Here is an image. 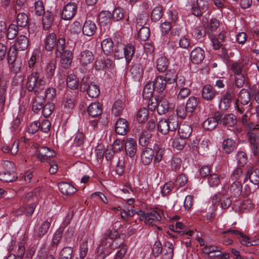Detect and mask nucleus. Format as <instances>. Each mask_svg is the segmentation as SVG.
<instances>
[{"label": "nucleus", "mask_w": 259, "mask_h": 259, "mask_svg": "<svg viewBox=\"0 0 259 259\" xmlns=\"http://www.w3.org/2000/svg\"><path fill=\"white\" fill-rule=\"evenodd\" d=\"M39 74L33 72L27 77L26 88L29 92H33L37 95L44 88L46 81L43 78H39Z\"/></svg>", "instance_id": "obj_1"}, {"label": "nucleus", "mask_w": 259, "mask_h": 259, "mask_svg": "<svg viewBox=\"0 0 259 259\" xmlns=\"http://www.w3.org/2000/svg\"><path fill=\"white\" fill-rule=\"evenodd\" d=\"M101 47L105 54L109 55L114 53L115 58H122V49L118 45H115L110 38L104 39L101 43Z\"/></svg>", "instance_id": "obj_2"}, {"label": "nucleus", "mask_w": 259, "mask_h": 259, "mask_svg": "<svg viewBox=\"0 0 259 259\" xmlns=\"http://www.w3.org/2000/svg\"><path fill=\"white\" fill-rule=\"evenodd\" d=\"M80 88L81 92L87 91L88 95L92 98L98 97L100 94L99 86L93 82H89L87 77H83L82 79Z\"/></svg>", "instance_id": "obj_3"}, {"label": "nucleus", "mask_w": 259, "mask_h": 259, "mask_svg": "<svg viewBox=\"0 0 259 259\" xmlns=\"http://www.w3.org/2000/svg\"><path fill=\"white\" fill-rule=\"evenodd\" d=\"M111 234V230H107L104 234V235L101 240V245L99 246L97 255L96 256L97 259H104L106 256L109 254L110 251L104 250V247L107 245L110 246L111 243L113 242L112 238L110 237Z\"/></svg>", "instance_id": "obj_4"}, {"label": "nucleus", "mask_w": 259, "mask_h": 259, "mask_svg": "<svg viewBox=\"0 0 259 259\" xmlns=\"http://www.w3.org/2000/svg\"><path fill=\"white\" fill-rule=\"evenodd\" d=\"M247 137L252 154L259 157V135L255 132H247Z\"/></svg>", "instance_id": "obj_5"}, {"label": "nucleus", "mask_w": 259, "mask_h": 259, "mask_svg": "<svg viewBox=\"0 0 259 259\" xmlns=\"http://www.w3.org/2000/svg\"><path fill=\"white\" fill-rule=\"evenodd\" d=\"M250 101V95L247 90L242 89L240 92L239 97L236 102V108L240 113H243L244 109L238 104L239 102L242 105H247Z\"/></svg>", "instance_id": "obj_6"}, {"label": "nucleus", "mask_w": 259, "mask_h": 259, "mask_svg": "<svg viewBox=\"0 0 259 259\" xmlns=\"http://www.w3.org/2000/svg\"><path fill=\"white\" fill-rule=\"evenodd\" d=\"M77 5L74 3L66 5L62 12L61 17L64 20H71L75 15L77 11Z\"/></svg>", "instance_id": "obj_7"}, {"label": "nucleus", "mask_w": 259, "mask_h": 259, "mask_svg": "<svg viewBox=\"0 0 259 259\" xmlns=\"http://www.w3.org/2000/svg\"><path fill=\"white\" fill-rule=\"evenodd\" d=\"M221 117L222 114L220 112H215L213 117L208 118L203 122V128L207 131L214 130L217 126Z\"/></svg>", "instance_id": "obj_8"}, {"label": "nucleus", "mask_w": 259, "mask_h": 259, "mask_svg": "<svg viewBox=\"0 0 259 259\" xmlns=\"http://www.w3.org/2000/svg\"><path fill=\"white\" fill-rule=\"evenodd\" d=\"M162 212L160 210H152L150 212L146 213L145 218V223L151 225H154L156 223L161 220Z\"/></svg>", "instance_id": "obj_9"}, {"label": "nucleus", "mask_w": 259, "mask_h": 259, "mask_svg": "<svg viewBox=\"0 0 259 259\" xmlns=\"http://www.w3.org/2000/svg\"><path fill=\"white\" fill-rule=\"evenodd\" d=\"M60 56H56L57 58H60V62L62 67L65 69L69 68L72 62L73 54L70 50H66L61 53Z\"/></svg>", "instance_id": "obj_10"}, {"label": "nucleus", "mask_w": 259, "mask_h": 259, "mask_svg": "<svg viewBox=\"0 0 259 259\" xmlns=\"http://www.w3.org/2000/svg\"><path fill=\"white\" fill-rule=\"evenodd\" d=\"M222 234H230L232 235H239L240 236V241L242 244L243 245H245L247 246H249L251 245H254V244L252 243V242H251L249 241L250 238L248 236L245 235L243 233L237 230H232V229H229L227 231H223L222 232Z\"/></svg>", "instance_id": "obj_11"}, {"label": "nucleus", "mask_w": 259, "mask_h": 259, "mask_svg": "<svg viewBox=\"0 0 259 259\" xmlns=\"http://www.w3.org/2000/svg\"><path fill=\"white\" fill-rule=\"evenodd\" d=\"M38 154L37 158L41 162L50 161L51 158L54 156L55 152L53 150H51L49 148L42 147L38 149Z\"/></svg>", "instance_id": "obj_12"}, {"label": "nucleus", "mask_w": 259, "mask_h": 259, "mask_svg": "<svg viewBox=\"0 0 259 259\" xmlns=\"http://www.w3.org/2000/svg\"><path fill=\"white\" fill-rule=\"evenodd\" d=\"M50 227V223L48 221H45L40 225H37L35 228L33 237L35 239L41 238L48 231Z\"/></svg>", "instance_id": "obj_13"}, {"label": "nucleus", "mask_w": 259, "mask_h": 259, "mask_svg": "<svg viewBox=\"0 0 259 259\" xmlns=\"http://www.w3.org/2000/svg\"><path fill=\"white\" fill-rule=\"evenodd\" d=\"M205 58L204 51L199 47L195 48L190 54L192 63L198 64L202 62Z\"/></svg>", "instance_id": "obj_14"}, {"label": "nucleus", "mask_w": 259, "mask_h": 259, "mask_svg": "<svg viewBox=\"0 0 259 259\" xmlns=\"http://www.w3.org/2000/svg\"><path fill=\"white\" fill-rule=\"evenodd\" d=\"M78 58L81 65L85 66L93 62L94 56L91 51L84 50L80 52Z\"/></svg>", "instance_id": "obj_15"}, {"label": "nucleus", "mask_w": 259, "mask_h": 259, "mask_svg": "<svg viewBox=\"0 0 259 259\" xmlns=\"http://www.w3.org/2000/svg\"><path fill=\"white\" fill-rule=\"evenodd\" d=\"M97 26L95 23L90 20H87L82 27V33L88 36H93L96 32Z\"/></svg>", "instance_id": "obj_16"}, {"label": "nucleus", "mask_w": 259, "mask_h": 259, "mask_svg": "<svg viewBox=\"0 0 259 259\" xmlns=\"http://www.w3.org/2000/svg\"><path fill=\"white\" fill-rule=\"evenodd\" d=\"M128 130V124L127 120L123 118L119 119L116 123L115 132L117 134L124 136Z\"/></svg>", "instance_id": "obj_17"}, {"label": "nucleus", "mask_w": 259, "mask_h": 259, "mask_svg": "<svg viewBox=\"0 0 259 259\" xmlns=\"http://www.w3.org/2000/svg\"><path fill=\"white\" fill-rule=\"evenodd\" d=\"M154 151L150 148H145L141 154V160L145 165L149 164L152 161L154 156Z\"/></svg>", "instance_id": "obj_18"}, {"label": "nucleus", "mask_w": 259, "mask_h": 259, "mask_svg": "<svg viewBox=\"0 0 259 259\" xmlns=\"http://www.w3.org/2000/svg\"><path fill=\"white\" fill-rule=\"evenodd\" d=\"M125 150L127 155L131 157H133L137 151L136 141L132 139H127L124 144Z\"/></svg>", "instance_id": "obj_19"}, {"label": "nucleus", "mask_w": 259, "mask_h": 259, "mask_svg": "<svg viewBox=\"0 0 259 259\" xmlns=\"http://www.w3.org/2000/svg\"><path fill=\"white\" fill-rule=\"evenodd\" d=\"M28 39L23 35L19 36L16 39L13 48H15L17 51H24L27 49L28 46Z\"/></svg>", "instance_id": "obj_20"}, {"label": "nucleus", "mask_w": 259, "mask_h": 259, "mask_svg": "<svg viewBox=\"0 0 259 259\" xmlns=\"http://www.w3.org/2000/svg\"><path fill=\"white\" fill-rule=\"evenodd\" d=\"M217 94V92L210 85H205L203 87L201 94L202 98L206 101L212 100Z\"/></svg>", "instance_id": "obj_21"}, {"label": "nucleus", "mask_w": 259, "mask_h": 259, "mask_svg": "<svg viewBox=\"0 0 259 259\" xmlns=\"http://www.w3.org/2000/svg\"><path fill=\"white\" fill-rule=\"evenodd\" d=\"M56 42L57 36L54 33L48 34L44 41L45 49L48 51H52L56 46Z\"/></svg>", "instance_id": "obj_22"}, {"label": "nucleus", "mask_w": 259, "mask_h": 259, "mask_svg": "<svg viewBox=\"0 0 259 259\" xmlns=\"http://www.w3.org/2000/svg\"><path fill=\"white\" fill-rule=\"evenodd\" d=\"M113 19V15L108 11L101 12L98 16V20L100 24L103 26L107 25L111 23Z\"/></svg>", "instance_id": "obj_23"}, {"label": "nucleus", "mask_w": 259, "mask_h": 259, "mask_svg": "<svg viewBox=\"0 0 259 259\" xmlns=\"http://www.w3.org/2000/svg\"><path fill=\"white\" fill-rule=\"evenodd\" d=\"M119 47H121L122 51L124 52V56L126 63L129 64L135 53V47L132 44H127L124 47H122L121 46H119Z\"/></svg>", "instance_id": "obj_24"}, {"label": "nucleus", "mask_w": 259, "mask_h": 259, "mask_svg": "<svg viewBox=\"0 0 259 259\" xmlns=\"http://www.w3.org/2000/svg\"><path fill=\"white\" fill-rule=\"evenodd\" d=\"M89 114L96 117L100 115L102 112V105L98 102L92 103L88 108Z\"/></svg>", "instance_id": "obj_25"}, {"label": "nucleus", "mask_w": 259, "mask_h": 259, "mask_svg": "<svg viewBox=\"0 0 259 259\" xmlns=\"http://www.w3.org/2000/svg\"><path fill=\"white\" fill-rule=\"evenodd\" d=\"M152 83L153 87L154 88L155 91L157 92H162L165 89L166 81L162 76H157Z\"/></svg>", "instance_id": "obj_26"}, {"label": "nucleus", "mask_w": 259, "mask_h": 259, "mask_svg": "<svg viewBox=\"0 0 259 259\" xmlns=\"http://www.w3.org/2000/svg\"><path fill=\"white\" fill-rule=\"evenodd\" d=\"M58 188L60 192L67 195H71L76 191V189L71 184L65 183L60 182L58 184Z\"/></svg>", "instance_id": "obj_27"}, {"label": "nucleus", "mask_w": 259, "mask_h": 259, "mask_svg": "<svg viewBox=\"0 0 259 259\" xmlns=\"http://www.w3.org/2000/svg\"><path fill=\"white\" fill-rule=\"evenodd\" d=\"M149 20V14L146 12H142L137 16L134 23L137 28L140 27H145Z\"/></svg>", "instance_id": "obj_28"}, {"label": "nucleus", "mask_w": 259, "mask_h": 259, "mask_svg": "<svg viewBox=\"0 0 259 259\" xmlns=\"http://www.w3.org/2000/svg\"><path fill=\"white\" fill-rule=\"evenodd\" d=\"M228 190L231 196L237 197L241 194L242 186L240 182L236 181L231 185Z\"/></svg>", "instance_id": "obj_29"}, {"label": "nucleus", "mask_w": 259, "mask_h": 259, "mask_svg": "<svg viewBox=\"0 0 259 259\" xmlns=\"http://www.w3.org/2000/svg\"><path fill=\"white\" fill-rule=\"evenodd\" d=\"M17 178L14 171H4L0 173V180L4 183L13 182Z\"/></svg>", "instance_id": "obj_30"}, {"label": "nucleus", "mask_w": 259, "mask_h": 259, "mask_svg": "<svg viewBox=\"0 0 259 259\" xmlns=\"http://www.w3.org/2000/svg\"><path fill=\"white\" fill-rule=\"evenodd\" d=\"M246 178H249L254 184L259 183V168H250L246 174Z\"/></svg>", "instance_id": "obj_31"}, {"label": "nucleus", "mask_w": 259, "mask_h": 259, "mask_svg": "<svg viewBox=\"0 0 259 259\" xmlns=\"http://www.w3.org/2000/svg\"><path fill=\"white\" fill-rule=\"evenodd\" d=\"M222 146L224 152L229 154L235 149L236 143L234 140L227 138L223 142Z\"/></svg>", "instance_id": "obj_32"}, {"label": "nucleus", "mask_w": 259, "mask_h": 259, "mask_svg": "<svg viewBox=\"0 0 259 259\" xmlns=\"http://www.w3.org/2000/svg\"><path fill=\"white\" fill-rule=\"evenodd\" d=\"M220 122L225 125L233 126L237 123V118L235 115L232 114L225 115L223 117L222 116Z\"/></svg>", "instance_id": "obj_33"}, {"label": "nucleus", "mask_w": 259, "mask_h": 259, "mask_svg": "<svg viewBox=\"0 0 259 259\" xmlns=\"http://www.w3.org/2000/svg\"><path fill=\"white\" fill-rule=\"evenodd\" d=\"M163 259H172L174 255V247L172 243L166 242L163 246Z\"/></svg>", "instance_id": "obj_34"}, {"label": "nucleus", "mask_w": 259, "mask_h": 259, "mask_svg": "<svg viewBox=\"0 0 259 259\" xmlns=\"http://www.w3.org/2000/svg\"><path fill=\"white\" fill-rule=\"evenodd\" d=\"M169 109V105L168 101L164 98L158 100L157 111L159 115H163L167 112Z\"/></svg>", "instance_id": "obj_35"}, {"label": "nucleus", "mask_w": 259, "mask_h": 259, "mask_svg": "<svg viewBox=\"0 0 259 259\" xmlns=\"http://www.w3.org/2000/svg\"><path fill=\"white\" fill-rule=\"evenodd\" d=\"M113 61L110 59H107L104 61L99 60L96 62V68L97 70H101L104 68H112L114 66Z\"/></svg>", "instance_id": "obj_36"}, {"label": "nucleus", "mask_w": 259, "mask_h": 259, "mask_svg": "<svg viewBox=\"0 0 259 259\" xmlns=\"http://www.w3.org/2000/svg\"><path fill=\"white\" fill-rule=\"evenodd\" d=\"M75 97L72 92H68L66 94L63 103L64 107L65 109H72L75 106Z\"/></svg>", "instance_id": "obj_37"}, {"label": "nucleus", "mask_w": 259, "mask_h": 259, "mask_svg": "<svg viewBox=\"0 0 259 259\" xmlns=\"http://www.w3.org/2000/svg\"><path fill=\"white\" fill-rule=\"evenodd\" d=\"M192 132V127L188 124L181 125L179 127V134L180 137L184 139L190 137Z\"/></svg>", "instance_id": "obj_38"}, {"label": "nucleus", "mask_w": 259, "mask_h": 259, "mask_svg": "<svg viewBox=\"0 0 259 259\" xmlns=\"http://www.w3.org/2000/svg\"><path fill=\"white\" fill-rule=\"evenodd\" d=\"M42 19L43 27L44 29H49L53 22V16L51 12L47 11L43 14Z\"/></svg>", "instance_id": "obj_39"}, {"label": "nucleus", "mask_w": 259, "mask_h": 259, "mask_svg": "<svg viewBox=\"0 0 259 259\" xmlns=\"http://www.w3.org/2000/svg\"><path fill=\"white\" fill-rule=\"evenodd\" d=\"M67 85L71 90H76L78 87V79L74 74L68 75L66 79Z\"/></svg>", "instance_id": "obj_40"}, {"label": "nucleus", "mask_w": 259, "mask_h": 259, "mask_svg": "<svg viewBox=\"0 0 259 259\" xmlns=\"http://www.w3.org/2000/svg\"><path fill=\"white\" fill-rule=\"evenodd\" d=\"M124 108V104L122 101H116L112 107V113L115 116H118L121 114Z\"/></svg>", "instance_id": "obj_41"}, {"label": "nucleus", "mask_w": 259, "mask_h": 259, "mask_svg": "<svg viewBox=\"0 0 259 259\" xmlns=\"http://www.w3.org/2000/svg\"><path fill=\"white\" fill-rule=\"evenodd\" d=\"M55 69L56 62L54 60L50 61L47 64L45 68L46 77L49 79L51 78L54 75Z\"/></svg>", "instance_id": "obj_42"}, {"label": "nucleus", "mask_w": 259, "mask_h": 259, "mask_svg": "<svg viewBox=\"0 0 259 259\" xmlns=\"http://www.w3.org/2000/svg\"><path fill=\"white\" fill-rule=\"evenodd\" d=\"M157 69L160 72L166 70L168 65V60L165 57H160L157 60Z\"/></svg>", "instance_id": "obj_43"}, {"label": "nucleus", "mask_w": 259, "mask_h": 259, "mask_svg": "<svg viewBox=\"0 0 259 259\" xmlns=\"http://www.w3.org/2000/svg\"><path fill=\"white\" fill-rule=\"evenodd\" d=\"M45 99L37 97L33 101L32 109L34 112H37L42 109L44 105Z\"/></svg>", "instance_id": "obj_44"}, {"label": "nucleus", "mask_w": 259, "mask_h": 259, "mask_svg": "<svg viewBox=\"0 0 259 259\" xmlns=\"http://www.w3.org/2000/svg\"><path fill=\"white\" fill-rule=\"evenodd\" d=\"M198 100L197 98L192 96L190 97L186 103V108L189 113H192L198 105Z\"/></svg>", "instance_id": "obj_45"}, {"label": "nucleus", "mask_w": 259, "mask_h": 259, "mask_svg": "<svg viewBox=\"0 0 259 259\" xmlns=\"http://www.w3.org/2000/svg\"><path fill=\"white\" fill-rule=\"evenodd\" d=\"M56 47L55 55L60 56L61 53H63L66 50V46L65 38L63 37L59 38L56 42Z\"/></svg>", "instance_id": "obj_46"}, {"label": "nucleus", "mask_w": 259, "mask_h": 259, "mask_svg": "<svg viewBox=\"0 0 259 259\" xmlns=\"http://www.w3.org/2000/svg\"><path fill=\"white\" fill-rule=\"evenodd\" d=\"M16 22L17 26L25 27L28 24V17L26 14L20 13L17 15Z\"/></svg>", "instance_id": "obj_47"}, {"label": "nucleus", "mask_w": 259, "mask_h": 259, "mask_svg": "<svg viewBox=\"0 0 259 259\" xmlns=\"http://www.w3.org/2000/svg\"><path fill=\"white\" fill-rule=\"evenodd\" d=\"M248 82V77L245 71H243V74H239L235 77V85L238 88L243 87L245 83L247 84Z\"/></svg>", "instance_id": "obj_48"}, {"label": "nucleus", "mask_w": 259, "mask_h": 259, "mask_svg": "<svg viewBox=\"0 0 259 259\" xmlns=\"http://www.w3.org/2000/svg\"><path fill=\"white\" fill-rule=\"evenodd\" d=\"M130 71L134 77L139 78L143 74V68L140 64H136L132 65Z\"/></svg>", "instance_id": "obj_49"}, {"label": "nucleus", "mask_w": 259, "mask_h": 259, "mask_svg": "<svg viewBox=\"0 0 259 259\" xmlns=\"http://www.w3.org/2000/svg\"><path fill=\"white\" fill-rule=\"evenodd\" d=\"M155 91L154 88L153 87L152 82H148L145 86L143 96L145 99H149L152 97L154 92Z\"/></svg>", "instance_id": "obj_50"}, {"label": "nucleus", "mask_w": 259, "mask_h": 259, "mask_svg": "<svg viewBox=\"0 0 259 259\" xmlns=\"http://www.w3.org/2000/svg\"><path fill=\"white\" fill-rule=\"evenodd\" d=\"M151 137V134L149 132L146 131H143L139 136V144L142 146H147Z\"/></svg>", "instance_id": "obj_51"}, {"label": "nucleus", "mask_w": 259, "mask_h": 259, "mask_svg": "<svg viewBox=\"0 0 259 259\" xmlns=\"http://www.w3.org/2000/svg\"><path fill=\"white\" fill-rule=\"evenodd\" d=\"M18 26L15 24H11L7 29L6 33L7 38L8 39H13L18 34Z\"/></svg>", "instance_id": "obj_52"}, {"label": "nucleus", "mask_w": 259, "mask_h": 259, "mask_svg": "<svg viewBox=\"0 0 259 259\" xmlns=\"http://www.w3.org/2000/svg\"><path fill=\"white\" fill-rule=\"evenodd\" d=\"M150 35V30L149 27H141L138 32V37L142 41L147 40Z\"/></svg>", "instance_id": "obj_53"}, {"label": "nucleus", "mask_w": 259, "mask_h": 259, "mask_svg": "<svg viewBox=\"0 0 259 259\" xmlns=\"http://www.w3.org/2000/svg\"><path fill=\"white\" fill-rule=\"evenodd\" d=\"M157 125L158 130L162 134L166 135L169 131L167 119H162L159 120Z\"/></svg>", "instance_id": "obj_54"}, {"label": "nucleus", "mask_w": 259, "mask_h": 259, "mask_svg": "<svg viewBox=\"0 0 259 259\" xmlns=\"http://www.w3.org/2000/svg\"><path fill=\"white\" fill-rule=\"evenodd\" d=\"M163 16V12L161 7H156L152 11L151 18L152 21H158Z\"/></svg>", "instance_id": "obj_55"}, {"label": "nucleus", "mask_w": 259, "mask_h": 259, "mask_svg": "<svg viewBox=\"0 0 259 259\" xmlns=\"http://www.w3.org/2000/svg\"><path fill=\"white\" fill-rule=\"evenodd\" d=\"M148 110L146 108L140 109L137 115V119L139 123L144 122L148 116Z\"/></svg>", "instance_id": "obj_56"}, {"label": "nucleus", "mask_w": 259, "mask_h": 259, "mask_svg": "<svg viewBox=\"0 0 259 259\" xmlns=\"http://www.w3.org/2000/svg\"><path fill=\"white\" fill-rule=\"evenodd\" d=\"M186 34V29L184 27H176L172 29L171 35L179 38L184 37Z\"/></svg>", "instance_id": "obj_57"}, {"label": "nucleus", "mask_w": 259, "mask_h": 259, "mask_svg": "<svg viewBox=\"0 0 259 259\" xmlns=\"http://www.w3.org/2000/svg\"><path fill=\"white\" fill-rule=\"evenodd\" d=\"M17 54V50H16L15 48H13L12 47L10 48L7 54V60L9 64L17 60L16 59Z\"/></svg>", "instance_id": "obj_58"}, {"label": "nucleus", "mask_w": 259, "mask_h": 259, "mask_svg": "<svg viewBox=\"0 0 259 259\" xmlns=\"http://www.w3.org/2000/svg\"><path fill=\"white\" fill-rule=\"evenodd\" d=\"M72 252L71 247H64L60 252L59 259H71Z\"/></svg>", "instance_id": "obj_59"}, {"label": "nucleus", "mask_w": 259, "mask_h": 259, "mask_svg": "<svg viewBox=\"0 0 259 259\" xmlns=\"http://www.w3.org/2000/svg\"><path fill=\"white\" fill-rule=\"evenodd\" d=\"M164 77L168 83L171 84L175 83V81L177 77L176 71L174 69H170L167 71L165 74V77Z\"/></svg>", "instance_id": "obj_60"}, {"label": "nucleus", "mask_w": 259, "mask_h": 259, "mask_svg": "<svg viewBox=\"0 0 259 259\" xmlns=\"http://www.w3.org/2000/svg\"><path fill=\"white\" fill-rule=\"evenodd\" d=\"M209 144L210 141L207 138H204L201 143L197 146L198 152L200 153H204L208 149Z\"/></svg>", "instance_id": "obj_61"}, {"label": "nucleus", "mask_w": 259, "mask_h": 259, "mask_svg": "<svg viewBox=\"0 0 259 259\" xmlns=\"http://www.w3.org/2000/svg\"><path fill=\"white\" fill-rule=\"evenodd\" d=\"M63 232V229L60 228L59 229H58L54 233L52 242V246L55 247L57 246L62 238Z\"/></svg>", "instance_id": "obj_62"}, {"label": "nucleus", "mask_w": 259, "mask_h": 259, "mask_svg": "<svg viewBox=\"0 0 259 259\" xmlns=\"http://www.w3.org/2000/svg\"><path fill=\"white\" fill-rule=\"evenodd\" d=\"M56 95V89L54 88H49L45 91V100L49 102L53 101Z\"/></svg>", "instance_id": "obj_63"}, {"label": "nucleus", "mask_w": 259, "mask_h": 259, "mask_svg": "<svg viewBox=\"0 0 259 259\" xmlns=\"http://www.w3.org/2000/svg\"><path fill=\"white\" fill-rule=\"evenodd\" d=\"M188 178L184 174L179 175L175 181L174 185L179 188L184 186L187 183Z\"/></svg>", "instance_id": "obj_64"}]
</instances>
